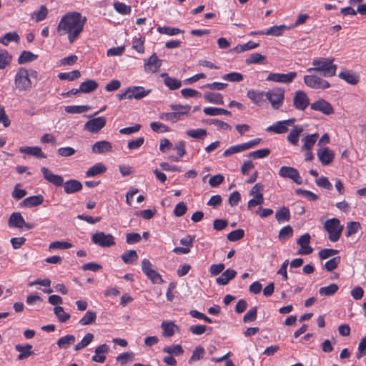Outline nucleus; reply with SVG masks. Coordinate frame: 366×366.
<instances>
[{"label":"nucleus","mask_w":366,"mask_h":366,"mask_svg":"<svg viewBox=\"0 0 366 366\" xmlns=\"http://www.w3.org/2000/svg\"><path fill=\"white\" fill-rule=\"evenodd\" d=\"M89 107L85 106H67L65 107V112L69 114H81L88 111Z\"/></svg>","instance_id":"61"},{"label":"nucleus","mask_w":366,"mask_h":366,"mask_svg":"<svg viewBox=\"0 0 366 366\" xmlns=\"http://www.w3.org/2000/svg\"><path fill=\"white\" fill-rule=\"evenodd\" d=\"M144 38H134L132 40V48L138 53L142 54L144 51Z\"/></svg>","instance_id":"62"},{"label":"nucleus","mask_w":366,"mask_h":366,"mask_svg":"<svg viewBox=\"0 0 366 366\" xmlns=\"http://www.w3.org/2000/svg\"><path fill=\"white\" fill-rule=\"evenodd\" d=\"M38 58L36 54H33L29 51H24L21 52L18 58V62L19 64H24L28 62L35 61Z\"/></svg>","instance_id":"37"},{"label":"nucleus","mask_w":366,"mask_h":366,"mask_svg":"<svg viewBox=\"0 0 366 366\" xmlns=\"http://www.w3.org/2000/svg\"><path fill=\"white\" fill-rule=\"evenodd\" d=\"M339 287L335 283H332L327 287H322L319 290V293L321 296H332L334 295L338 290Z\"/></svg>","instance_id":"41"},{"label":"nucleus","mask_w":366,"mask_h":366,"mask_svg":"<svg viewBox=\"0 0 366 366\" xmlns=\"http://www.w3.org/2000/svg\"><path fill=\"white\" fill-rule=\"evenodd\" d=\"M318 71L317 74L306 75L304 77L305 84L310 88L318 89H325L330 87V84L328 81L322 79V76H333L335 75L336 70H316Z\"/></svg>","instance_id":"3"},{"label":"nucleus","mask_w":366,"mask_h":366,"mask_svg":"<svg viewBox=\"0 0 366 366\" xmlns=\"http://www.w3.org/2000/svg\"><path fill=\"white\" fill-rule=\"evenodd\" d=\"M334 59L330 58H318L313 60L312 69H337V66L333 63Z\"/></svg>","instance_id":"20"},{"label":"nucleus","mask_w":366,"mask_h":366,"mask_svg":"<svg viewBox=\"0 0 366 366\" xmlns=\"http://www.w3.org/2000/svg\"><path fill=\"white\" fill-rule=\"evenodd\" d=\"M44 202V197L41 194L29 197L24 199L21 203V207H33L41 204Z\"/></svg>","instance_id":"22"},{"label":"nucleus","mask_w":366,"mask_h":366,"mask_svg":"<svg viewBox=\"0 0 366 366\" xmlns=\"http://www.w3.org/2000/svg\"><path fill=\"white\" fill-rule=\"evenodd\" d=\"M14 84L19 92H27L31 88V81L28 70H19L15 75Z\"/></svg>","instance_id":"6"},{"label":"nucleus","mask_w":366,"mask_h":366,"mask_svg":"<svg viewBox=\"0 0 366 366\" xmlns=\"http://www.w3.org/2000/svg\"><path fill=\"white\" fill-rule=\"evenodd\" d=\"M279 175L282 178H288L292 179L297 184H301L302 177L298 170L292 167L283 166L279 170Z\"/></svg>","instance_id":"9"},{"label":"nucleus","mask_w":366,"mask_h":366,"mask_svg":"<svg viewBox=\"0 0 366 366\" xmlns=\"http://www.w3.org/2000/svg\"><path fill=\"white\" fill-rule=\"evenodd\" d=\"M72 247V244L67 242L64 241H56L51 242L49 246V249H69Z\"/></svg>","instance_id":"58"},{"label":"nucleus","mask_w":366,"mask_h":366,"mask_svg":"<svg viewBox=\"0 0 366 366\" xmlns=\"http://www.w3.org/2000/svg\"><path fill=\"white\" fill-rule=\"evenodd\" d=\"M32 345L27 344L26 345H16L15 346V349L16 351L19 352V355H18V359L20 360L27 359L29 356L34 354V352L31 351Z\"/></svg>","instance_id":"27"},{"label":"nucleus","mask_w":366,"mask_h":366,"mask_svg":"<svg viewBox=\"0 0 366 366\" xmlns=\"http://www.w3.org/2000/svg\"><path fill=\"white\" fill-rule=\"evenodd\" d=\"M270 152L271 151L269 149H261L249 153L248 157L254 159H261L267 157Z\"/></svg>","instance_id":"60"},{"label":"nucleus","mask_w":366,"mask_h":366,"mask_svg":"<svg viewBox=\"0 0 366 366\" xmlns=\"http://www.w3.org/2000/svg\"><path fill=\"white\" fill-rule=\"evenodd\" d=\"M109 351V347L107 344H102L96 347L95 354L92 356V360L94 362L102 363L106 360V354Z\"/></svg>","instance_id":"17"},{"label":"nucleus","mask_w":366,"mask_h":366,"mask_svg":"<svg viewBox=\"0 0 366 366\" xmlns=\"http://www.w3.org/2000/svg\"><path fill=\"white\" fill-rule=\"evenodd\" d=\"M98 83L95 80L89 79L82 82L79 86L80 92L91 93L98 88Z\"/></svg>","instance_id":"30"},{"label":"nucleus","mask_w":366,"mask_h":366,"mask_svg":"<svg viewBox=\"0 0 366 366\" xmlns=\"http://www.w3.org/2000/svg\"><path fill=\"white\" fill-rule=\"evenodd\" d=\"M310 104V99L307 94L301 90L297 91L293 97L294 107L300 111H304Z\"/></svg>","instance_id":"10"},{"label":"nucleus","mask_w":366,"mask_h":366,"mask_svg":"<svg viewBox=\"0 0 366 366\" xmlns=\"http://www.w3.org/2000/svg\"><path fill=\"white\" fill-rule=\"evenodd\" d=\"M162 351L165 353L169 354L171 355H181L184 353V350L180 345H174L170 347H165L163 348Z\"/></svg>","instance_id":"51"},{"label":"nucleus","mask_w":366,"mask_h":366,"mask_svg":"<svg viewBox=\"0 0 366 366\" xmlns=\"http://www.w3.org/2000/svg\"><path fill=\"white\" fill-rule=\"evenodd\" d=\"M75 340H76V338H75L74 335H67L66 336H64V337L59 338L56 342V345L59 348L66 349L71 345H73L74 343Z\"/></svg>","instance_id":"34"},{"label":"nucleus","mask_w":366,"mask_h":366,"mask_svg":"<svg viewBox=\"0 0 366 366\" xmlns=\"http://www.w3.org/2000/svg\"><path fill=\"white\" fill-rule=\"evenodd\" d=\"M317 157L322 165H328L332 162L335 158L334 152L328 147L320 148L317 153Z\"/></svg>","instance_id":"16"},{"label":"nucleus","mask_w":366,"mask_h":366,"mask_svg":"<svg viewBox=\"0 0 366 366\" xmlns=\"http://www.w3.org/2000/svg\"><path fill=\"white\" fill-rule=\"evenodd\" d=\"M114 8L118 13L122 15L129 14L132 11L130 6L119 1L114 3Z\"/></svg>","instance_id":"52"},{"label":"nucleus","mask_w":366,"mask_h":366,"mask_svg":"<svg viewBox=\"0 0 366 366\" xmlns=\"http://www.w3.org/2000/svg\"><path fill=\"white\" fill-rule=\"evenodd\" d=\"M106 122L107 119L104 117L94 118L85 124L84 129L92 133H97L105 126Z\"/></svg>","instance_id":"12"},{"label":"nucleus","mask_w":366,"mask_h":366,"mask_svg":"<svg viewBox=\"0 0 366 366\" xmlns=\"http://www.w3.org/2000/svg\"><path fill=\"white\" fill-rule=\"evenodd\" d=\"M183 116V112H168V113H162L160 115V118L165 121H170L173 123L180 120L182 117Z\"/></svg>","instance_id":"46"},{"label":"nucleus","mask_w":366,"mask_h":366,"mask_svg":"<svg viewBox=\"0 0 366 366\" xmlns=\"http://www.w3.org/2000/svg\"><path fill=\"white\" fill-rule=\"evenodd\" d=\"M244 231L242 229H237L232 231L227 234V239L231 242L238 241L244 237Z\"/></svg>","instance_id":"59"},{"label":"nucleus","mask_w":366,"mask_h":366,"mask_svg":"<svg viewBox=\"0 0 366 366\" xmlns=\"http://www.w3.org/2000/svg\"><path fill=\"white\" fill-rule=\"evenodd\" d=\"M257 307H254L251 308L247 313L244 315L243 317L244 322H251L254 321L257 319Z\"/></svg>","instance_id":"64"},{"label":"nucleus","mask_w":366,"mask_h":366,"mask_svg":"<svg viewBox=\"0 0 366 366\" xmlns=\"http://www.w3.org/2000/svg\"><path fill=\"white\" fill-rule=\"evenodd\" d=\"M204 113L208 116H217V115H231V112L222 108L216 107H205L203 109Z\"/></svg>","instance_id":"38"},{"label":"nucleus","mask_w":366,"mask_h":366,"mask_svg":"<svg viewBox=\"0 0 366 366\" xmlns=\"http://www.w3.org/2000/svg\"><path fill=\"white\" fill-rule=\"evenodd\" d=\"M44 179L56 187H64V191L66 194H73L82 189V184L76 179H69L64 182V179L61 175L53 174L48 168L41 167Z\"/></svg>","instance_id":"2"},{"label":"nucleus","mask_w":366,"mask_h":366,"mask_svg":"<svg viewBox=\"0 0 366 366\" xmlns=\"http://www.w3.org/2000/svg\"><path fill=\"white\" fill-rule=\"evenodd\" d=\"M107 171V167L102 163H98L91 167L86 172L88 177H95L97 175L104 173Z\"/></svg>","instance_id":"33"},{"label":"nucleus","mask_w":366,"mask_h":366,"mask_svg":"<svg viewBox=\"0 0 366 366\" xmlns=\"http://www.w3.org/2000/svg\"><path fill=\"white\" fill-rule=\"evenodd\" d=\"M94 337V336L92 333L89 332L86 334L81 341L75 345L74 350L78 351L86 347L92 342Z\"/></svg>","instance_id":"48"},{"label":"nucleus","mask_w":366,"mask_h":366,"mask_svg":"<svg viewBox=\"0 0 366 366\" xmlns=\"http://www.w3.org/2000/svg\"><path fill=\"white\" fill-rule=\"evenodd\" d=\"M158 32L162 34H166L168 36H174L179 34L184 33V31L176 27H169V26H159L157 28Z\"/></svg>","instance_id":"45"},{"label":"nucleus","mask_w":366,"mask_h":366,"mask_svg":"<svg viewBox=\"0 0 366 366\" xmlns=\"http://www.w3.org/2000/svg\"><path fill=\"white\" fill-rule=\"evenodd\" d=\"M319 137L318 133L312 134H307L305 138L302 139L304 144L301 147V150H312V147L315 145L317 138Z\"/></svg>","instance_id":"29"},{"label":"nucleus","mask_w":366,"mask_h":366,"mask_svg":"<svg viewBox=\"0 0 366 366\" xmlns=\"http://www.w3.org/2000/svg\"><path fill=\"white\" fill-rule=\"evenodd\" d=\"M237 275V272L233 269H227L222 272L221 276L216 279V282L219 285H226Z\"/></svg>","instance_id":"23"},{"label":"nucleus","mask_w":366,"mask_h":366,"mask_svg":"<svg viewBox=\"0 0 366 366\" xmlns=\"http://www.w3.org/2000/svg\"><path fill=\"white\" fill-rule=\"evenodd\" d=\"M285 98L284 91L272 89L266 92V100H268L274 109H278L282 105Z\"/></svg>","instance_id":"8"},{"label":"nucleus","mask_w":366,"mask_h":366,"mask_svg":"<svg viewBox=\"0 0 366 366\" xmlns=\"http://www.w3.org/2000/svg\"><path fill=\"white\" fill-rule=\"evenodd\" d=\"M152 92L151 89H146L141 86H131L124 91H121L116 97L119 100L132 99L140 100L148 96Z\"/></svg>","instance_id":"4"},{"label":"nucleus","mask_w":366,"mask_h":366,"mask_svg":"<svg viewBox=\"0 0 366 366\" xmlns=\"http://www.w3.org/2000/svg\"><path fill=\"white\" fill-rule=\"evenodd\" d=\"M144 274L154 284H162L164 282L162 276L154 269L146 272Z\"/></svg>","instance_id":"56"},{"label":"nucleus","mask_w":366,"mask_h":366,"mask_svg":"<svg viewBox=\"0 0 366 366\" xmlns=\"http://www.w3.org/2000/svg\"><path fill=\"white\" fill-rule=\"evenodd\" d=\"M275 218L278 222L289 221L290 219V209L286 207H281L276 212Z\"/></svg>","instance_id":"40"},{"label":"nucleus","mask_w":366,"mask_h":366,"mask_svg":"<svg viewBox=\"0 0 366 366\" xmlns=\"http://www.w3.org/2000/svg\"><path fill=\"white\" fill-rule=\"evenodd\" d=\"M204 99L209 103L224 104L223 97L219 93L205 92L204 94Z\"/></svg>","instance_id":"31"},{"label":"nucleus","mask_w":366,"mask_h":366,"mask_svg":"<svg viewBox=\"0 0 366 366\" xmlns=\"http://www.w3.org/2000/svg\"><path fill=\"white\" fill-rule=\"evenodd\" d=\"M97 319V313L94 311H87L83 317L79 321V323L82 325H89L93 324Z\"/></svg>","instance_id":"39"},{"label":"nucleus","mask_w":366,"mask_h":366,"mask_svg":"<svg viewBox=\"0 0 366 366\" xmlns=\"http://www.w3.org/2000/svg\"><path fill=\"white\" fill-rule=\"evenodd\" d=\"M86 18L77 11H70L65 14L61 19L57 31L60 36L68 34V40L73 44L84 30Z\"/></svg>","instance_id":"1"},{"label":"nucleus","mask_w":366,"mask_h":366,"mask_svg":"<svg viewBox=\"0 0 366 366\" xmlns=\"http://www.w3.org/2000/svg\"><path fill=\"white\" fill-rule=\"evenodd\" d=\"M205 350L204 347H202V346L197 347L194 350L192 355L189 360V363L190 364L194 361H197L202 359Z\"/></svg>","instance_id":"55"},{"label":"nucleus","mask_w":366,"mask_h":366,"mask_svg":"<svg viewBox=\"0 0 366 366\" xmlns=\"http://www.w3.org/2000/svg\"><path fill=\"white\" fill-rule=\"evenodd\" d=\"M8 224L10 227L21 229L24 227V219L19 212H13L8 220Z\"/></svg>","instance_id":"24"},{"label":"nucleus","mask_w":366,"mask_h":366,"mask_svg":"<svg viewBox=\"0 0 366 366\" xmlns=\"http://www.w3.org/2000/svg\"><path fill=\"white\" fill-rule=\"evenodd\" d=\"M81 76L79 70H73L71 72L59 73L58 77L61 80L73 81Z\"/></svg>","instance_id":"50"},{"label":"nucleus","mask_w":366,"mask_h":366,"mask_svg":"<svg viewBox=\"0 0 366 366\" xmlns=\"http://www.w3.org/2000/svg\"><path fill=\"white\" fill-rule=\"evenodd\" d=\"M295 193L298 195L304 196L306 199L311 202H315L319 199V197L317 194L306 189L299 188L295 190Z\"/></svg>","instance_id":"57"},{"label":"nucleus","mask_w":366,"mask_h":366,"mask_svg":"<svg viewBox=\"0 0 366 366\" xmlns=\"http://www.w3.org/2000/svg\"><path fill=\"white\" fill-rule=\"evenodd\" d=\"M163 330L162 335L166 337H172L174 335V328H177L173 322L163 321L161 325Z\"/></svg>","instance_id":"35"},{"label":"nucleus","mask_w":366,"mask_h":366,"mask_svg":"<svg viewBox=\"0 0 366 366\" xmlns=\"http://www.w3.org/2000/svg\"><path fill=\"white\" fill-rule=\"evenodd\" d=\"M267 132L275 134H285L288 131L284 121H279L266 129Z\"/></svg>","instance_id":"32"},{"label":"nucleus","mask_w":366,"mask_h":366,"mask_svg":"<svg viewBox=\"0 0 366 366\" xmlns=\"http://www.w3.org/2000/svg\"><path fill=\"white\" fill-rule=\"evenodd\" d=\"M20 37L19 34L16 32H9L4 34V36L1 39V43L4 45L7 46L11 41H14L18 43L19 41Z\"/></svg>","instance_id":"47"},{"label":"nucleus","mask_w":366,"mask_h":366,"mask_svg":"<svg viewBox=\"0 0 366 366\" xmlns=\"http://www.w3.org/2000/svg\"><path fill=\"white\" fill-rule=\"evenodd\" d=\"M290 27L285 25H275L273 26L269 27V29L264 30V31H259L257 34H259V35H270V36H280L282 35L284 31L286 29H288Z\"/></svg>","instance_id":"21"},{"label":"nucleus","mask_w":366,"mask_h":366,"mask_svg":"<svg viewBox=\"0 0 366 366\" xmlns=\"http://www.w3.org/2000/svg\"><path fill=\"white\" fill-rule=\"evenodd\" d=\"M324 228L329 234L328 239L332 242H336L340 237L343 226L340 224L338 219L332 218L325 222Z\"/></svg>","instance_id":"5"},{"label":"nucleus","mask_w":366,"mask_h":366,"mask_svg":"<svg viewBox=\"0 0 366 366\" xmlns=\"http://www.w3.org/2000/svg\"><path fill=\"white\" fill-rule=\"evenodd\" d=\"M161 76L164 78V84L171 90H176L182 86V81L180 80L170 77L166 72L162 73Z\"/></svg>","instance_id":"26"},{"label":"nucleus","mask_w":366,"mask_h":366,"mask_svg":"<svg viewBox=\"0 0 366 366\" xmlns=\"http://www.w3.org/2000/svg\"><path fill=\"white\" fill-rule=\"evenodd\" d=\"M296 76L297 73L294 71L288 74L272 73L268 75L267 80L288 84L292 82Z\"/></svg>","instance_id":"13"},{"label":"nucleus","mask_w":366,"mask_h":366,"mask_svg":"<svg viewBox=\"0 0 366 366\" xmlns=\"http://www.w3.org/2000/svg\"><path fill=\"white\" fill-rule=\"evenodd\" d=\"M19 152L38 158L46 157V156L42 152L41 149L39 147H21L19 148Z\"/></svg>","instance_id":"28"},{"label":"nucleus","mask_w":366,"mask_h":366,"mask_svg":"<svg viewBox=\"0 0 366 366\" xmlns=\"http://www.w3.org/2000/svg\"><path fill=\"white\" fill-rule=\"evenodd\" d=\"M310 239V234L305 233L297 240V244L300 246V249L297 251L298 254L307 255L313 252V249L309 245Z\"/></svg>","instance_id":"11"},{"label":"nucleus","mask_w":366,"mask_h":366,"mask_svg":"<svg viewBox=\"0 0 366 366\" xmlns=\"http://www.w3.org/2000/svg\"><path fill=\"white\" fill-rule=\"evenodd\" d=\"M304 131L302 126L297 124L293 127L287 137V141L293 146H297L300 134Z\"/></svg>","instance_id":"19"},{"label":"nucleus","mask_w":366,"mask_h":366,"mask_svg":"<svg viewBox=\"0 0 366 366\" xmlns=\"http://www.w3.org/2000/svg\"><path fill=\"white\" fill-rule=\"evenodd\" d=\"M92 242L93 244L102 247H110L116 244L114 237L111 234H106L104 232H97L93 234Z\"/></svg>","instance_id":"7"},{"label":"nucleus","mask_w":366,"mask_h":366,"mask_svg":"<svg viewBox=\"0 0 366 366\" xmlns=\"http://www.w3.org/2000/svg\"><path fill=\"white\" fill-rule=\"evenodd\" d=\"M311 109L315 111H320L326 115H330L334 113V109L332 105L322 99L312 103L311 104Z\"/></svg>","instance_id":"14"},{"label":"nucleus","mask_w":366,"mask_h":366,"mask_svg":"<svg viewBox=\"0 0 366 366\" xmlns=\"http://www.w3.org/2000/svg\"><path fill=\"white\" fill-rule=\"evenodd\" d=\"M259 46L258 43L253 42L252 41H249L244 44H238L237 45L234 49L233 51L239 54L247 50L253 49Z\"/></svg>","instance_id":"43"},{"label":"nucleus","mask_w":366,"mask_h":366,"mask_svg":"<svg viewBox=\"0 0 366 366\" xmlns=\"http://www.w3.org/2000/svg\"><path fill=\"white\" fill-rule=\"evenodd\" d=\"M48 15V9L46 6L41 5L39 11H34L32 14V19H35L36 22L43 21Z\"/></svg>","instance_id":"42"},{"label":"nucleus","mask_w":366,"mask_h":366,"mask_svg":"<svg viewBox=\"0 0 366 366\" xmlns=\"http://www.w3.org/2000/svg\"><path fill=\"white\" fill-rule=\"evenodd\" d=\"M112 150V144L106 140L99 141L94 143L92 147V151L94 154H103L110 152Z\"/></svg>","instance_id":"18"},{"label":"nucleus","mask_w":366,"mask_h":366,"mask_svg":"<svg viewBox=\"0 0 366 366\" xmlns=\"http://www.w3.org/2000/svg\"><path fill=\"white\" fill-rule=\"evenodd\" d=\"M54 312L56 315L58 320L62 323L66 322L71 317L70 315L65 312L64 308L61 306H56L54 308Z\"/></svg>","instance_id":"44"},{"label":"nucleus","mask_w":366,"mask_h":366,"mask_svg":"<svg viewBox=\"0 0 366 366\" xmlns=\"http://www.w3.org/2000/svg\"><path fill=\"white\" fill-rule=\"evenodd\" d=\"M293 234V229L291 226L287 225L282 228L279 232V239L280 240H285Z\"/></svg>","instance_id":"63"},{"label":"nucleus","mask_w":366,"mask_h":366,"mask_svg":"<svg viewBox=\"0 0 366 366\" xmlns=\"http://www.w3.org/2000/svg\"><path fill=\"white\" fill-rule=\"evenodd\" d=\"M134 359V354L132 352H127L119 355L117 357V361L120 362L122 365H126L128 362H131Z\"/></svg>","instance_id":"54"},{"label":"nucleus","mask_w":366,"mask_h":366,"mask_svg":"<svg viewBox=\"0 0 366 366\" xmlns=\"http://www.w3.org/2000/svg\"><path fill=\"white\" fill-rule=\"evenodd\" d=\"M121 258L125 264H131L136 262L139 257L136 250L131 249L124 252Z\"/></svg>","instance_id":"36"},{"label":"nucleus","mask_w":366,"mask_h":366,"mask_svg":"<svg viewBox=\"0 0 366 366\" xmlns=\"http://www.w3.org/2000/svg\"><path fill=\"white\" fill-rule=\"evenodd\" d=\"M247 97L255 105L261 107L266 101V92L259 90L250 89L247 92Z\"/></svg>","instance_id":"15"},{"label":"nucleus","mask_w":366,"mask_h":366,"mask_svg":"<svg viewBox=\"0 0 366 366\" xmlns=\"http://www.w3.org/2000/svg\"><path fill=\"white\" fill-rule=\"evenodd\" d=\"M187 135L194 139H203L207 134L204 129H189L186 132Z\"/></svg>","instance_id":"49"},{"label":"nucleus","mask_w":366,"mask_h":366,"mask_svg":"<svg viewBox=\"0 0 366 366\" xmlns=\"http://www.w3.org/2000/svg\"><path fill=\"white\" fill-rule=\"evenodd\" d=\"M338 76L351 85H356L360 81L359 75L351 73L349 70H342Z\"/></svg>","instance_id":"25"},{"label":"nucleus","mask_w":366,"mask_h":366,"mask_svg":"<svg viewBox=\"0 0 366 366\" xmlns=\"http://www.w3.org/2000/svg\"><path fill=\"white\" fill-rule=\"evenodd\" d=\"M361 226L358 222H350L347 223L346 227L345 235L346 237H350L352 234L357 233L360 229Z\"/></svg>","instance_id":"53"}]
</instances>
